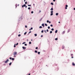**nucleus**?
I'll use <instances>...</instances> for the list:
<instances>
[{"label":"nucleus","mask_w":75,"mask_h":75,"mask_svg":"<svg viewBox=\"0 0 75 75\" xmlns=\"http://www.w3.org/2000/svg\"><path fill=\"white\" fill-rule=\"evenodd\" d=\"M14 60H15L14 58H12V60H12V61H14Z\"/></svg>","instance_id":"nucleus-24"},{"label":"nucleus","mask_w":75,"mask_h":75,"mask_svg":"<svg viewBox=\"0 0 75 75\" xmlns=\"http://www.w3.org/2000/svg\"><path fill=\"white\" fill-rule=\"evenodd\" d=\"M48 29H50V26H48L47 27Z\"/></svg>","instance_id":"nucleus-48"},{"label":"nucleus","mask_w":75,"mask_h":75,"mask_svg":"<svg viewBox=\"0 0 75 75\" xmlns=\"http://www.w3.org/2000/svg\"><path fill=\"white\" fill-rule=\"evenodd\" d=\"M52 31H50V34H52Z\"/></svg>","instance_id":"nucleus-34"},{"label":"nucleus","mask_w":75,"mask_h":75,"mask_svg":"<svg viewBox=\"0 0 75 75\" xmlns=\"http://www.w3.org/2000/svg\"><path fill=\"white\" fill-rule=\"evenodd\" d=\"M65 9H67V7H65Z\"/></svg>","instance_id":"nucleus-59"},{"label":"nucleus","mask_w":75,"mask_h":75,"mask_svg":"<svg viewBox=\"0 0 75 75\" xmlns=\"http://www.w3.org/2000/svg\"><path fill=\"white\" fill-rule=\"evenodd\" d=\"M26 43V42H23L22 43V44H25Z\"/></svg>","instance_id":"nucleus-32"},{"label":"nucleus","mask_w":75,"mask_h":75,"mask_svg":"<svg viewBox=\"0 0 75 75\" xmlns=\"http://www.w3.org/2000/svg\"><path fill=\"white\" fill-rule=\"evenodd\" d=\"M28 75H31V73H29V74H28Z\"/></svg>","instance_id":"nucleus-64"},{"label":"nucleus","mask_w":75,"mask_h":75,"mask_svg":"<svg viewBox=\"0 0 75 75\" xmlns=\"http://www.w3.org/2000/svg\"><path fill=\"white\" fill-rule=\"evenodd\" d=\"M70 31H71V29H69L67 31V33H68L69 32H70Z\"/></svg>","instance_id":"nucleus-10"},{"label":"nucleus","mask_w":75,"mask_h":75,"mask_svg":"<svg viewBox=\"0 0 75 75\" xmlns=\"http://www.w3.org/2000/svg\"><path fill=\"white\" fill-rule=\"evenodd\" d=\"M59 69V67H57V68H56L55 69V71H58V70Z\"/></svg>","instance_id":"nucleus-4"},{"label":"nucleus","mask_w":75,"mask_h":75,"mask_svg":"<svg viewBox=\"0 0 75 75\" xmlns=\"http://www.w3.org/2000/svg\"><path fill=\"white\" fill-rule=\"evenodd\" d=\"M16 44H14V48L16 47Z\"/></svg>","instance_id":"nucleus-43"},{"label":"nucleus","mask_w":75,"mask_h":75,"mask_svg":"<svg viewBox=\"0 0 75 75\" xmlns=\"http://www.w3.org/2000/svg\"><path fill=\"white\" fill-rule=\"evenodd\" d=\"M25 4H27V1L25 2Z\"/></svg>","instance_id":"nucleus-53"},{"label":"nucleus","mask_w":75,"mask_h":75,"mask_svg":"<svg viewBox=\"0 0 75 75\" xmlns=\"http://www.w3.org/2000/svg\"><path fill=\"white\" fill-rule=\"evenodd\" d=\"M44 30H42L41 31V33H44Z\"/></svg>","instance_id":"nucleus-27"},{"label":"nucleus","mask_w":75,"mask_h":75,"mask_svg":"<svg viewBox=\"0 0 75 75\" xmlns=\"http://www.w3.org/2000/svg\"><path fill=\"white\" fill-rule=\"evenodd\" d=\"M27 33V32H25L24 34V35H26V34Z\"/></svg>","instance_id":"nucleus-29"},{"label":"nucleus","mask_w":75,"mask_h":75,"mask_svg":"<svg viewBox=\"0 0 75 75\" xmlns=\"http://www.w3.org/2000/svg\"><path fill=\"white\" fill-rule=\"evenodd\" d=\"M35 53H37V52H38L37 51V50H35Z\"/></svg>","instance_id":"nucleus-23"},{"label":"nucleus","mask_w":75,"mask_h":75,"mask_svg":"<svg viewBox=\"0 0 75 75\" xmlns=\"http://www.w3.org/2000/svg\"><path fill=\"white\" fill-rule=\"evenodd\" d=\"M25 8H27V6H26V5L25 4Z\"/></svg>","instance_id":"nucleus-50"},{"label":"nucleus","mask_w":75,"mask_h":75,"mask_svg":"<svg viewBox=\"0 0 75 75\" xmlns=\"http://www.w3.org/2000/svg\"><path fill=\"white\" fill-rule=\"evenodd\" d=\"M50 10L51 11H53L54 10V8H53V6H52V8H51V9H50Z\"/></svg>","instance_id":"nucleus-6"},{"label":"nucleus","mask_w":75,"mask_h":75,"mask_svg":"<svg viewBox=\"0 0 75 75\" xmlns=\"http://www.w3.org/2000/svg\"><path fill=\"white\" fill-rule=\"evenodd\" d=\"M28 6H29V7H31V4L28 5Z\"/></svg>","instance_id":"nucleus-46"},{"label":"nucleus","mask_w":75,"mask_h":75,"mask_svg":"<svg viewBox=\"0 0 75 75\" xmlns=\"http://www.w3.org/2000/svg\"><path fill=\"white\" fill-rule=\"evenodd\" d=\"M8 62H9L8 59H7L5 61H4L3 62H5L6 64L8 63Z\"/></svg>","instance_id":"nucleus-1"},{"label":"nucleus","mask_w":75,"mask_h":75,"mask_svg":"<svg viewBox=\"0 0 75 75\" xmlns=\"http://www.w3.org/2000/svg\"><path fill=\"white\" fill-rule=\"evenodd\" d=\"M55 40L56 41H57L58 40V38H56L55 39Z\"/></svg>","instance_id":"nucleus-28"},{"label":"nucleus","mask_w":75,"mask_h":75,"mask_svg":"<svg viewBox=\"0 0 75 75\" xmlns=\"http://www.w3.org/2000/svg\"><path fill=\"white\" fill-rule=\"evenodd\" d=\"M58 14H59V13H56V16H58Z\"/></svg>","instance_id":"nucleus-19"},{"label":"nucleus","mask_w":75,"mask_h":75,"mask_svg":"<svg viewBox=\"0 0 75 75\" xmlns=\"http://www.w3.org/2000/svg\"><path fill=\"white\" fill-rule=\"evenodd\" d=\"M15 8H16L17 7V4H15Z\"/></svg>","instance_id":"nucleus-18"},{"label":"nucleus","mask_w":75,"mask_h":75,"mask_svg":"<svg viewBox=\"0 0 75 75\" xmlns=\"http://www.w3.org/2000/svg\"><path fill=\"white\" fill-rule=\"evenodd\" d=\"M9 59H10V60H11L12 59V57H11L9 58Z\"/></svg>","instance_id":"nucleus-25"},{"label":"nucleus","mask_w":75,"mask_h":75,"mask_svg":"<svg viewBox=\"0 0 75 75\" xmlns=\"http://www.w3.org/2000/svg\"><path fill=\"white\" fill-rule=\"evenodd\" d=\"M58 33V30H56L55 31V33Z\"/></svg>","instance_id":"nucleus-15"},{"label":"nucleus","mask_w":75,"mask_h":75,"mask_svg":"<svg viewBox=\"0 0 75 75\" xmlns=\"http://www.w3.org/2000/svg\"><path fill=\"white\" fill-rule=\"evenodd\" d=\"M25 4H24L23 5H22V8H23L24 7H25Z\"/></svg>","instance_id":"nucleus-11"},{"label":"nucleus","mask_w":75,"mask_h":75,"mask_svg":"<svg viewBox=\"0 0 75 75\" xmlns=\"http://www.w3.org/2000/svg\"><path fill=\"white\" fill-rule=\"evenodd\" d=\"M65 7H66L67 8L68 7V5H65Z\"/></svg>","instance_id":"nucleus-41"},{"label":"nucleus","mask_w":75,"mask_h":75,"mask_svg":"<svg viewBox=\"0 0 75 75\" xmlns=\"http://www.w3.org/2000/svg\"><path fill=\"white\" fill-rule=\"evenodd\" d=\"M42 18H43L42 17L41 19L39 20V21H41L42 20Z\"/></svg>","instance_id":"nucleus-21"},{"label":"nucleus","mask_w":75,"mask_h":75,"mask_svg":"<svg viewBox=\"0 0 75 75\" xmlns=\"http://www.w3.org/2000/svg\"><path fill=\"white\" fill-rule=\"evenodd\" d=\"M20 22V19H18V24L19 22Z\"/></svg>","instance_id":"nucleus-14"},{"label":"nucleus","mask_w":75,"mask_h":75,"mask_svg":"<svg viewBox=\"0 0 75 75\" xmlns=\"http://www.w3.org/2000/svg\"><path fill=\"white\" fill-rule=\"evenodd\" d=\"M39 13H41V11L40 10H39Z\"/></svg>","instance_id":"nucleus-61"},{"label":"nucleus","mask_w":75,"mask_h":75,"mask_svg":"<svg viewBox=\"0 0 75 75\" xmlns=\"http://www.w3.org/2000/svg\"><path fill=\"white\" fill-rule=\"evenodd\" d=\"M42 28V26H40L39 27V28Z\"/></svg>","instance_id":"nucleus-35"},{"label":"nucleus","mask_w":75,"mask_h":75,"mask_svg":"<svg viewBox=\"0 0 75 75\" xmlns=\"http://www.w3.org/2000/svg\"><path fill=\"white\" fill-rule=\"evenodd\" d=\"M65 31H63L62 33V34H65Z\"/></svg>","instance_id":"nucleus-13"},{"label":"nucleus","mask_w":75,"mask_h":75,"mask_svg":"<svg viewBox=\"0 0 75 75\" xmlns=\"http://www.w3.org/2000/svg\"><path fill=\"white\" fill-rule=\"evenodd\" d=\"M17 54V52H13V55H16Z\"/></svg>","instance_id":"nucleus-2"},{"label":"nucleus","mask_w":75,"mask_h":75,"mask_svg":"<svg viewBox=\"0 0 75 75\" xmlns=\"http://www.w3.org/2000/svg\"><path fill=\"white\" fill-rule=\"evenodd\" d=\"M33 27H31V28H30V29H31V30H33Z\"/></svg>","instance_id":"nucleus-57"},{"label":"nucleus","mask_w":75,"mask_h":75,"mask_svg":"<svg viewBox=\"0 0 75 75\" xmlns=\"http://www.w3.org/2000/svg\"><path fill=\"white\" fill-rule=\"evenodd\" d=\"M23 14H22V15H21V18H19V19H21V20H23V18H22V17H23Z\"/></svg>","instance_id":"nucleus-5"},{"label":"nucleus","mask_w":75,"mask_h":75,"mask_svg":"<svg viewBox=\"0 0 75 75\" xmlns=\"http://www.w3.org/2000/svg\"><path fill=\"white\" fill-rule=\"evenodd\" d=\"M72 65H73V66H75V64L74 62H73L72 63Z\"/></svg>","instance_id":"nucleus-9"},{"label":"nucleus","mask_w":75,"mask_h":75,"mask_svg":"<svg viewBox=\"0 0 75 75\" xmlns=\"http://www.w3.org/2000/svg\"><path fill=\"white\" fill-rule=\"evenodd\" d=\"M41 37H43V35H41Z\"/></svg>","instance_id":"nucleus-58"},{"label":"nucleus","mask_w":75,"mask_h":75,"mask_svg":"<svg viewBox=\"0 0 75 75\" xmlns=\"http://www.w3.org/2000/svg\"><path fill=\"white\" fill-rule=\"evenodd\" d=\"M25 28H27L28 27L27 26V25H25Z\"/></svg>","instance_id":"nucleus-47"},{"label":"nucleus","mask_w":75,"mask_h":75,"mask_svg":"<svg viewBox=\"0 0 75 75\" xmlns=\"http://www.w3.org/2000/svg\"><path fill=\"white\" fill-rule=\"evenodd\" d=\"M22 48L23 50H25L26 49V47L24 46H23L22 47Z\"/></svg>","instance_id":"nucleus-3"},{"label":"nucleus","mask_w":75,"mask_h":75,"mask_svg":"<svg viewBox=\"0 0 75 75\" xmlns=\"http://www.w3.org/2000/svg\"><path fill=\"white\" fill-rule=\"evenodd\" d=\"M31 33V31H30L29 32V33H28V34H27V35H29L30 34V33Z\"/></svg>","instance_id":"nucleus-12"},{"label":"nucleus","mask_w":75,"mask_h":75,"mask_svg":"<svg viewBox=\"0 0 75 75\" xmlns=\"http://www.w3.org/2000/svg\"><path fill=\"white\" fill-rule=\"evenodd\" d=\"M50 13H54V11H51Z\"/></svg>","instance_id":"nucleus-37"},{"label":"nucleus","mask_w":75,"mask_h":75,"mask_svg":"<svg viewBox=\"0 0 75 75\" xmlns=\"http://www.w3.org/2000/svg\"><path fill=\"white\" fill-rule=\"evenodd\" d=\"M38 55H40V52H38Z\"/></svg>","instance_id":"nucleus-26"},{"label":"nucleus","mask_w":75,"mask_h":75,"mask_svg":"<svg viewBox=\"0 0 75 75\" xmlns=\"http://www.w3.org/2000/svg\"><path fill=\"white\" fill-rule=\"evenodd\" d=\"M64 48H65V46H64V45H63L62 46V49H64Z\"/></svg>","instance_id":"nucleus-22"},{"label":"nucleus","mask_w":75,"mask_h":75,"mask_svg":"<svg viewBox=\"0 0 75 75\" xmlns=\"http://www.w3.org/2000/svg\"><path fill=\"white\" fill-rule=\"evenodd\" d=\"M24 45L25 46H27V43H25L24 44Z\"/></svg>","instance_id":"nucleus-42"},{"label":"nucleus","mask_w":75,"mask_h":75,"mask_svg":"<svg viewBox=\"0 0 75 75\" xmlns=\"http://www.w3.org/2000/svg\"><path fill=\"white\" fill-rule=\"evenodd\" d=\"M45 26H48V25H47V23H45Z\"/></svg>","instance_id":"nucleus-33"},{"label":"nucleus","mask_w":75,"mask_h":75,"mask_svg":"<svg viewBox=\"0 0 75 75\" xmlns=\"http://www.w3.org/2000/svg\"><path fill=\"white\" fill-rule=\"evenodd\" d=\"M52 15H53V13H50V16H51Z\"/></svg>","instance_id":"nucleus-39"},{"label":"nucleus","mask_w":75,"mask_h":75,"mask_svg":"<svg viewBox=\"0 0 75 75\" xmlns=\"http://www.w3.org/2000/svg\"><path fill=\"white\" fill-rule=\"evenodd\" d=\"M51 21H49V24H51Z\"/></svg>","instance_id":"nucleus-56"},{"label":"nucleus","mask_w":75,"mask_h":75,"mask_svg":"<svg viewBox=\"0 0 75 75\" xmlns=\"http://www.w3.org/2000/svg\"><path fill=\"white\" fill-rule=\"evenodd\" d=\"M12 64V62H11L10 63H9V65L10 66H11V64Z\"/></svg>","instance_id":"nucleus-16"},{"label":"nucleus","mask_w":75,"mask_h":75,"mask_svg":"<svg viewBox=\"0 0 75 75\" xmlns=\"http://www.w3.org/2000/svg\"><path fill=\"white\" fill-rule=\"evenodd\" d=\"M47 23H49V20H47Z\"/></svg>","instance_id":"nucleus-54"},{"label":"nucleus","mask_w":75,"mask_h":75,"mask_svg":"<svg viewBox=\"0 0 75 75\" xmlns=\"http://www.w3.org/2000/svg\"><path fill=\"white\" fill-rule=\"evenodd\" d=\"M38 47H35L36 50H37V49H38Z\"/></svg>","instance_id":"nucleus-49"},{"label":"nucleus","mask_w":75,"mask_h":75,"mask_svg":"<svg viewBox=\"0 0 75 75\" xmlns=\"http://www.w3.org/2000/svg\"><path fill=\"white\" fill-rule=\"evenodd\" d=\"M46 31L47 32H48V31H49V30H48V29H47L46 30Z\"/></svg>","instance_id":"nucleus-52"},{"label":"nucleus","mask_w":75,"mask_h":75,"mask_svg":"<svg viewBox=\"0 0 75 75\" xmlns=\"http://www.w3.org/2000/svg\"><path fill=\"white\" fill-rule=\"evenodd\" d=\"M28 10H30V9H31V8H30V7H29L28 8Z\"/></svg>","instance_id":"nucleus-45"},{"label":"nucleus","mask_w":75,"mask_h":75,"mask_svg":"<svg viewBox=\"0 0 75 75\" xmlns=\"http://www.w3.org/2000/svg\"><path fill=\"white\" fill-rule=\"evenodd\" d=\"M34 13V11H31V14H33Z\"/></svg>","instance_id":"nucleus-44"},{"label":"nucleus","mask_w":75,"mask_h":75,"mask_svg":"<svg viewBox=\"0 0 75 75\" xmlns=\"http://www.w3.org/2000/svg\"><path fill=\"white\" fill-rule=\"evenodd\" d=\"M18 45V43H16V45L17 46V45Z\"/></svg>","instance_id":"nucleus-55"},{"label":"nucleus","mask_w":75,"mask_h":75,"mask_svg":"<svg viewBox=\"0 0 75 75\" xmlns=\"http://www.w3.org/2000/svg\"><path fill=\"white\" fill-rule=\"evenodd\" d=\"M34 35L35 37H37V34L36 33Z\"/></svg>","instance_id":"nucleus-20"},{"label":"nucleus","mask_w":75,"mask_h":75,"mask_svg":"<svg viewBox=\"0 0 75 75\" xmlns=\"http://www.w3.org/2000/svg\"><path fill=\"white\" fill-rule=\"evenodd\" d=\"M18 37H20V36H21V34H18Z\"/></svg>","instance_id":"nucleus-40"},{"label":"nucleus","mask_w":75,"mask_h":75,"mask_svg":"<svg viewBox=\"0 0 75 75\" xmlns=\"http://www.w3.org/2000/svg\"><path fill=\"white\" fill-rule=\"evenodd\" d=\"M51 30L52 31H54V28H52Z\"/></svg>","instance_id":"nucleus-36"},{"label":"nucleus","mask_w":75,"mask_h":75,"mask_svg":"<svg viewBox=\"0 0 75 75\" xmlns=\"http://www.w3.org/2000/svg\"><path fill=\"white\" fill-rule=\"evenodd\" d=\"M45 14L42 17V18H44V17H45Z\"/></svg>","instance_id":"nucleus-31"},{"label":"nucleus","mask_w":75,"mask_h":75,"mask_svg":"<svg viewBox=\"0 0 75 75\" xmlns=\"http://www.w3.org/2000/svg\"><path fill=\"white\" fill-rule=\"evenodd\" d=\"M29 44L30 45V44H31V41H30L29 42Z\"/></svg>","instance_id":"nucleus-30"},{"label":"nucleus","mask_w":75,"mask_h":75,"mask_svg":"<svg viewBox=\"0 0 75 75\" xmlns=\"http://www.w3.org/2000/svg\"><path fill=\"white\" fill-rule=\"evenodd\" d=\"M71 58H74V57L73 56H72L71 57Z\"/></svg>","instance_id":"nucleus-63"},{"label":"nucleus","mask_w":75,"mask_h":75,"mask_svg":"<svg viewBox=\"0 0 75 75\" xmlns=\"http://www.w3.org/2000/svg\"><path fill=\"white\" fill-rule=\"evenodd\" d=\"M6 66V64H3V66Z\"/></svg>","instance_id":"nucleus-38"},{"label":"nucleus","mask_w":75,"mask_h":75,"mask_svg":"<svg viewBox=\"0 0 75 75\" xmlns=\"http://www.w3.org/2000/svg\"><path fill=\"white\" fill-rule=\"evenodd\" d=\"M43 52H45V50H43Z\"/></svg>","instance_id":"nucleus-62"},{"label":"nucleus","mask_w":75,"mask_h":75,"mask_svg":"<svg viewBox=\"0 0 75 75\" xmlns=\"http://www.w3.org/2000/svg\"><path fill=\"white\" fill-rule=\"evenodd\" d=\"M42 26H43V28H44V27H45V25H44V23H43L42 25H41Z\"/></svg>","instance_id":"nucleus-7"},{"label":"nucleus","mask_w":75,"mask_h":75,"mask_svg":"<svg viewBox=\"0 0 75 75\" xmlns=\"http://www.w3.org/2000/svg\"><path fill=\"white\" fill-rule=\"evenodd\" d=\"M50 26L51 27H53V25H52V24H51L50 25Z\"/></svg>","instance_id":"nucleus-51"},{"label":"nucleus","mask_w":75,"mask_h":75,"mask_svg":"<svg viewBox=\"0 0 75 75\" xmlns=\"http://www.w3.org/2000/svg\"><path fill=\"white\" fill-rule=\"evenodd\" d=\"M66 26L65 25V26H64V28H66Z\"/></svg>","instance_id":"nucleus-60"},{"label":"nucleus","mask_w":75,"mask_h":75,"mask_svg":"<svg viewBox=\"0 0 75 75\" xmlns=\"http://www.w3.org/2000/svg\"><path fill=\"white\" fill-rule=\"evenodd\" d=\"M50 4L52 5V6H53V5H54V3H53V2H51L50 3Z\"/></svg>","instance_id":"nucleus-17"},{"label":"nucleus","mask_w":75,"mask_h":75,"mask_svg":"<svg viewBox=\"0 0 75 75\" xmlns=\"http://www.w3.org/2000/svg\"><path fill=\"white\" fill-rule=\"evenodd\" d=\"M53 67H55V66H57V64H54L52 65Z\"/></svg>","instance_id":"nucleus-8"}]
</instances>
